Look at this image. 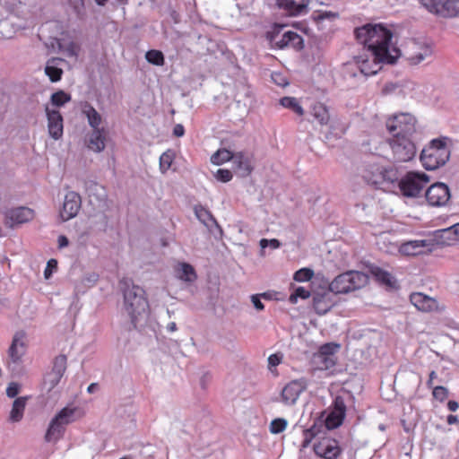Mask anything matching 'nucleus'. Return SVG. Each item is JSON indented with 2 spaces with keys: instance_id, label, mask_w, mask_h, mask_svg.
<instances>
[{
  "instance_id": "44",
  "label": "nucleus",
  "mask_w": 459,
  "mask_h": 459,
  "mask_svg": "<svg viewBox=\"0 0 459 459\" xmlns=\"http://www.w3.org/2000/svg\"><path fill=\"white\" fill-rule=\"evenodd\" d=\"M339 17V13L332 11H317L315 13V20L322 22L325 20L333 21Z\"/></svg>"
},
{
  "instance_id": "17",
  "label": "nucleus",
  "mask_w": 459,
  "mask_h": 459,
  "mask_svg": "<svg viewBox=\"0 0 459 459\" xmlns=\"http://www.w3.org/2000/svg\"><path fill=\"white\" fill-rule=\"evenodd\" d=\"M307 387L306 378L295 379L288 383L281 391V399L285 404H294L300 394Z\"/></svg>"
},
{
  "instance_id": "19",
  "label": "nucleus",
  "mask_w": 459,
  "mask_h": 459,
  "mask_svg": "<svg viewBox=\"0 0 459 459\" xmlns=\"http://www.w3.org/2000/svg\"><path fill=\"white\" fill-rule=\"evenodd\" d=\"M456 244L457 241L453 226L432 232V247H446Z\"/></svg>"
},
{
  "instance_id": "34",
  "label": "nucleus",
  "mask_w": 459,
  "mask_h": 459,
  "mask_svg": "<svg viewBox=\"0 0 459 459\" xmlns=\"http://www.w3.org/2000/svg\"><path fill=\"white\" fill-rule=\"evenodd\" d=\"M194 210L197 219L204 225L211 226L212 224H217L216 220L211 212L203 205H195Z\"/></svg>"
},
{
  "instance_id": "45",
  "label": "nucleus",
  "mask_w": 459,
  "mask_h": 459,
  "mask_svg": "<svg viewBox=\"0 0 459 459\" xmlns=\"http://www.w3.org/2000/svg\"><path fill=\"white\" fill-rule=\"evenodd\" d=\"M172 160L173 154L170 152H166L160 157V167L163 172L170 169Z\"/></svg>"
},
{
  "instance_id": "30",
  "label": "nucleus",
  "mask_w": 459,
  "mask_h": 459,
  "mask_svg": "<svg viewBox=\"0 0 459 459\" xmlns=\"http://www.w3.org/2000/svg\"><path fill=\"white\" fill-rule=\"evenodd\" d=\"M105 140L104 128L93 130L89 139L88 148L93 152H100L105 148Z\"/></svg>"
},
{
  "instance_id": "21",
  "label": "nucleus",
  "mask_w": 459,
  "mask_h": 459,
  "mask_svg": "<svg viewBox=\"0 0 459 459\" xmlns=\"http://www.w3.org/2000/svg\"><path fill=\"white\" fill-rule=\"evenodd\" d=\"M459 10V0H432V13L441 16H454Z\"/></svg>"
},
{
  "instance_id": "37",
  "label": "nucleus",
  "mask_w": 459,
  "mask_h": 459,
  "mask_svg": "<svg viewBox=\"0 0 459 459\" xmlns=\"http://www.w3.org/2000/svg\"><path fill=\"white\" fill-rule=\"evenodd\" d=\"M68 7L78 19L85 18L86 9L83 0H68Z\"/></svg>"
},
{
  "instance_id": "11",
  "label": "nucleus",
  "mask_w": 459,
  "mask_h": 459,
  "mask_svg": "<svg viewBox=\"0 0 459 459\" xmlns=\"http://www.w3.org/2000/svg\"><path fill=\"white\" fill-rule=\"evenodd\" d=\"M452 146L453 141L446 136L432 139V159L436 160L435 164L432 163V171L446 163Z\"/></svg>"
},
{
  "instance_id": "22",
  "label": "nucleus",
  "mask_w": 459,
  "mask_h": 459,
  "mask_svg": "<svg viewBox=\"0 0 459 459\" xmlns=\"http://www.w3.org/2000/svg\"><path fill=\"white\" fill-rule=\"evenodd\" d=\"M334 305L330 292L317 293L313 297V307L316 314H326Z\"/></svg>"
},
{
  "instance_id": "43",
  "label": "nucleus",
  "mask_w": 459,
  "mask_h": 459,
  "mask_svg": "<svg viewBox=\"0 0 459 459\" xmlns=\"http://www.w3.org/2000/svg\"><path fill=\"white\" fill-rule=\"evenodd\" d=\"M287 421L284 419L278 418L272 420L270 424V431L273 434H279L285 430Z\"/></svg>"
},
{
  "instance_id": "62",
  "label": "nucleus",
  "mask_w": 459,
  "mask_h": 459,
  "mask_svg": "<svg viewBox=\"0 0 459 459\" xmlns=\"http://www.w3.org/2000/svg\"><path fill=\"white\" fill-rule=\"evenodd\" d=\"M168 330L170 332H174L177 330V325L174 322H171L168 325Z\"/></svg>"
},
{
  "instance_id": "57",
  "label": "nucleus",
  "mask_w": 459,
  "mask_h": 459,
  "mask_svg": "<svg viewBox=\"0 0 459 459\" xmlns=\"http://www.w3.org/2000/svg\"><path fill=\"white\" fill-rule=\"evenodd\" d=\"M457 421H458V419H457V417H456V416L452 415V414H450V415H448V416H447V423H448L449 425L455 424V423H456Z\"/></svg>"
},
{
  "instance_id": "54",
  "label": "nucleus",
  "mask_w": 459,
  "mask_h": 459,
  "mask_svg": "<svg viewBox=\"0 0 459 459\" xmlns=\"http://www.w3.org/2000/svg\"><path fill=\"white\" fill-rule=\"evenodd\" d=\"M268 363L270 366L275 367L281 363V357L277 354H272L268 358Z\"/></svg>"
},
{
  "instance_id": "58",
  "label": "nucleus",
  "mask_w": 459,
  "mask_h": 459,
  "mask_svg": "<svg viewBox=\"0 0 459 459\" xmlns=\"http://www.w3.org/2000/svg\"><path fill=\"white\" fill-rule=\"evenodd\" d=\"M269 244L273 248H278L280 247L279 240L275 238L269 240Z\"/></svg>"
},
{
  "instance_id": "64",
  "label": "nucleus",
  "mask_w": 459,
  "mask_h": 459,
  "mask_svg": "<svg viewBox=\"0 0 459 459\" xmlns=\"http://www.w3.org/2000/svg\"><path fill=\"white\" fill-rule=\"evenodd\" d=\"M259 295H260L261 298L265 299H270V298H271L270 295L268 293H266V292L261 293Z\"/></svg>"
},
{
  "instance_id": "41",
  "label": "nucleus",
  "mask_w": 459,
  "mask_h": 459,
  "mask_svg": "<svg viewBox=\"0 0 459 459\" xmlns=\"http://www.w3.org/2000/svg\"><path fill=\"white\" fill-rule=\"evenodd\" d=\"M310 297V291L305 287H298L293 293L290 294L289 301L291 304H296L299 299H307Z\"/></svg>"
},
{
  "instance_id": "25",
  "label": "nucleus",
  "mask_w": 459,
  "mask_h": 459,
  "mask_svg": "<svg viewBox=\"0 0 459 459\" xmlns=\"http://www.w3.org/2000/svg\"><path fill=\"white\" fill-rule=\"evenodd\" d=\"M62 63H65V60L60 57H52L47 61L45 74L52 82L61 80L63 75Z\"/></svg>"
},
{
  "instance_id": "47",
  "label": "nucleus",
  "mask_w": 459,
  "mask_h": 459,
  "mask_svg": "<svg viewBox=\"0 0 459 459\" xmlns=\"http://www.w3.org/2000/svg\"><path fill=\"white\" fill-rule=\"evenodd\" d=\"M316 433L313 429H307L303 430V440L301 446L302 447H307L312 439L314 438Z\"/></svg>"
},
{
  "instance_id": "4",
  "label": "nucleus",
  "mask_w": 459,
  "mask_h": 459,
  "mask_svg": "<svg viewBox=\"0 0 459 459\" xmlns=\"http://www.w3.org/2000/svg\"><path fill=\"white\" fill-rule=\"evenodd\" d=\"M284 28L283 25H275L271 31L267 32V39L271 45L279 49L285 48L301 49L303 48L302 37L291 30L283 31Z\"/></svg>"
},
{
  "instance_id": "52",
  "label": "nucleus",
  "mask_w": 459,
  "mask_h": 459,
  "mask_svg": "<svg viewBox=\"0 0 459 459\" xmlns=\"http://www.w3.org/2000/svg\"><path fill=\"white\" fill-rule=\"evenodd\" d=\"M233 174H214L215 178L222 183H227L232 179Z\"/></svg>"
},
{
  "instance_id": "61",
  "label": "nucleus",
  "mask_w": 459,
  "mask_h": 459,
  "mask_svg": "<svg viewBox=\"0 0 459 459\" xmlns=\"http://www.w3.org/2000/svg\"><path fill=\"white\" fill-rule=\"evenodd\" d=\"M97 388H98V384H97V383H92V384H91V385L88 386L87 391H88V393L91 394V393H93Z\"/></svg>"
},
{
  "instance_id": "40",
  "label": "nucleus",
  "mask_w": 459,
  "mask_h": 459,
  "mask_svg": "<svg viewBox=\"0 0 459 459\" xmlns=\"http://www.w3.org/2000/svg\"><path fill=\"white\" fill-rule=\"evenodd\" d=\"M146 60L154 65H163L164 56L161 51L152 49L145 54Z\"/></svg>"
},
{
  "instance_id": "56",
  "label": "nucleus",
  "mask_w": 459,
  "mask_h": 459,
  "mask_svg": "<svg viewBox=\"0 0 459 459\" xmlns=\"http://www.w3.org/2000/svg\"><path fill=\"white\" fill-rule=\"evenodd\" d=\"M447 408L450 411H455L458 408V403L455 401H448Z\"/></svg>"
},
{
  "instance_id": "7",
  "label": "nucleus",
  "mask_w": 459,
  "mask_h": 459,
  "mask_svg": "<svg viewBox=\"0 0 459 459\" xmlns=\"http://www.w3.org/2000/svg\"><path fill=\"white\" fill-rule=\"evenodd\" d=\"M74 410L69 408L62 409L50 421L45 434V441L48 443L57 442L64 436L65 426L71 421Z\"/></svg>"
},
{
  "instance_id": "55",
  "label": "nucleus",
  "mask_w": 459,
  "mask_h": 459,
  "mask_svg": "<svg viewBox=\"0 0 459 459\" xmlns=\"http://www.w3.org/2000/svg\"><path fill=\"white\" fill-rule=\"evenodd\" d=\"M57 243H58V247L63 248V247L68 246L69 240L65 236L61 235L58 237Z\"/></svg>"
},
{
  "instance_id": "29",
  "label": "nucleus",
  "mask_w": 459,
  "mask_h": 459,
  "mask_svg": "<svg viewBox=\"0 0 459 459\" xmlns=\"http://www.w3.org/2000/svg\"><path fill=\"white\" fill-rule=\"evenodd\" d=\"M82 113L86 117L90 126L93 130L101 129L100 126L102 122V117L90 103L82 104Z\"/></svg>"
},
{
  "instance_id": "27",
  "label": "nucleus",
  "mask_w": 459,
  "mask_h": 459,
  "mask_svg": "<svg viewBox=\"0 0 459 459\" xmlns=\"http://www.w3.org/2000/svg\"><path fill=\"white\" fill-rule=\"evenodd\" d=\"M429 243L428 240H411L403 243L399 248V251L405 255H418L423 253V249L428 247Z\"/></svg>"
},
{
  "instance_id": "31",
  "label": "nucleus",
  "mask_w": 459,
  "mask_h": 459,
  "mask_svg": "<svg viewBox=\"0 0 459 459\" xmlns=\"http://www.w3.org/2000/svg\"><path fill=\"white\" fill-rule=\"evenodd\" d=\"M311 115L322 126L327 125L330 120V114L327 107L320 102H316L312 106Z\"/></svg>"
},
{
  "instance_id": "10",
  "label": "nucleus",
  "mask_w": 459,
  "mask_h": 459,
  "mask_svg": "<svg viewBox=\"0 0 459 459\" xmlns=\"http://www.w3.org/2000/svg\"><path fill=\"white\" fill-rule=\"evenodd\" d=\"M340 349V344L335 342H327L321 345L318 351L314 354V361L318 369L327 370L336 364L335 354Z\"/></svg>"
},
{
  "instance_id": "18",
  "label": "nucleus",
  "mask_w": 459,
  "mask_h": 459,
  "mask_svg": "<svg viewBox=\"0 0 459 459\" xmlns=\"http://www.w3.org/2000/svg\"><path fill=\"white\" fill-rule=\"evenodd\" d=\"M45 111L48 118V134L53 139L59 140L64 130L63 117L58 110L51 109L48 105Z\"/></svg>"
},
{
  "instance_id": "28",
  "label": "nucleus",
  "mask_w": 459,
  "mask_h": 459,
  "mask_svg": "<svg viewBox=\"0 0 459 459\" xmlns=\"http://www.w3.org/2000/svg\"><path fill=\"white\" fill-rule=\"evenodd\" d=\"M236 102L239 106L240 104L244 107V111L248 112L249 108L253 106L255 101L254 93L251 89L247 86H241L235 95Z\"/></svg>"
},
{
  "instance_id": "33",
  "label": "nucleus",
  "mask_w": 459,
  "mask_h": 459,
  "mask_svg": "<svg viewBox=\"0 0 459 459\" xmlns=\"http://www.w3.org/2000/svg\"><path fill=\"white\" fill-rule=\"evenodd\" d=\"M411 304L420 311H429L430 309V297L421 293L414 292L410 296Z\"/></svg>"
},
{
  "instance_id": "14",
  "label": "nucleus",
  "mask_w": 459,
  "mask_h": 459,
  "mask_svg": "<svg viewBox=\"0 0 459 459\" xmlns=\"http://www.w3.org/2000/svg\"><path fill=\"white\" fill-rule=\"evenodd\" d=\"M82 205V199L79 194L74 191L68 192L65 195V200L60 209L59 215L63 221H67L74 218Z\"/></svg>"
},
{
  "instance_id": "5",
  "label": "nucleus",
  "mask_w": 459,
  "mask_h": 459,
  "mask_svg": "<svg viewBox=\"0 0 459 459\" xmlns=\"http://www.w3.org/2000/svg\"><path fill=\"white\" fill-rule=\"evenodd\" d=\"M232 160L237 168L245 172H251L254 169L252 157L249 153L239 152L232 153L227 149H219L211 157V161L215 165H221Z\"/></svg>"
},
{
  "instance_id": "59",
  "label": "nucleus",
  "mask_w": 459,
  "mask_h": 459,
  "mask_svg": "<svg viewBox=\"0 0 459 459\" xmlns=\"http://www.w3.org/2000/svg\"><path fill=\"white\" fill-rule=\"evenodd\" d=\"M419 1L428 11H430V0H419Z\"/></svg>"
},
{
  "instance_id": "48",
  "label": "nucleus",
  "mask_w": 459,
  "mask_h": 459,
  "mask_svg": "<svg viewBox=\"0 0 459 459\" xmlns=\"http://www.w3.org/2000/svg\"><path fill=\"white\" fill-rule=\"evenodd\" d=\"M21 386L16 382H11L6 388V394L10 398H14L20 392Z\"/></svg>"
},
{
  "instance_id": "8",
  "label": "nucleus",
  "mask_w": 459,
  "mask_h": 459,
  "mask_svg": "<svg viewBox=\"0 0 459 459\" xmlns=\"http://www.w3.org/2000/svg\"><path fill=\"white\" fill-rule=\"evenodd\" d=\"M389 145L393 152L394 160L398 162L409 161L416 153L415 145L411 139L408 137L391 138Z\"/></svg>"
},
{
  "instance_id": "36",
  "label": "nucleus",
  "mask_w": 459,
  "mask_h": 459,
  "mask_svg": "<svg viewBox=\"0 0 459 459\" xmlns=\"http://www.w3.org/2000/svg\"><path fill=\"white\" fill-rule=\"evenodd\" d=\"M280 104L283 108L292 110L299 116L304 115V109L295 97H283L280 100Z\"/></svg>"
},
{
  "instance_id": "16",
  "label": "nucleus",
  "mask_w": 459,
  "mask_h": 459,
  "mask_svg": "<svg viewBox=\"0 0 459 459\" xmlns=\"http://www.w3.org/2000/svg\"><path fill=\"white\" fill-rule=\"evenodd\" d=\"M28 348L27 334L24 331H18L13 337L8 350V355L13 363H20L26 354Z\"/></svg>"
},
{
  "instance_id": "60",
  "label": "nucleus",
  "mask_w": 459,
  "mask_h": 459,
  "mask_svg": "<svg viewBox=\"0 0 459 459\" xmlns=\"http://www.w3.org/2000/svg\"><path fill=\"white\" fill-rule=\"evenodd\" d=\"M453 228L455 230L456 241L458 243L459 242V223L453 225Z\"/></svg>"
},
{
  "instance_id": "13",
  "label": "nucleus",
  "mask_w": 459,
  "mask_h": 459,
  "mask_svg": "<svg viewBox=\"0 0 459 459\" xmlns=\"http://www.w3.org/2000/svg\"><path fill=\"white\" fill-rule=\"evenodd\" d=\"M314 452L324 459H336L341 455L342 449L337 440L325 437L314 445Z\"/></svg>"
},
{
  "instance_id": "12",
  "label": "nucleus",
  "mask_w": 459,
  "mask_h": 459,
  "mask_svg": "<svg viewBox=\"0 0 459 459\" xmlns=\"http://www.w3.org/2000/svg\"><path fill=\"white\" fill-rule=\"evenodd\" d=\"M34 217V210L25 206L16 207L4 212V224L9 228H14L32 221Z\"/></svg>"
},
{
  "instance_id": "6",
  "label": "nucleus",
  "mask_w": 459,
  "mask_h": 459,
  "mask_svg": "<svg viewBox=\"0 0 459 459\" xmlns=\"http://www.w3.org/2000/svg\"><path fill=\"white\" fill-rule=\"evenodd\" d=\"M415 117L409 113H402L389 118L386 121V128L392 134V138H411L415 132Z\"/></svg>"
},
{
  "instance_id": "49",
  "label": "nucleus",
  "mask_w": 459,
  "mask_h": 459,
  "mask_svg": "<svg viewBox=\"0 0 459 459\" xmlns=\"http://www.w3.org/2000/svg\"><path fill=\"white\" fill-rule=\"evenodd\" d=\"M420 160L426 170H430V155H427V150L423 149L420 153Z\"/></svg>"
},
{
  "instance_id": "46",
  "label": "nucleus",
  "mask_w": 459,
  "mask_h": 459,
  "mask_svg": "<svg viewBox=\"0 0 459 459\" xmlns=\"http://www.w3.org/2000/svg\"><path fill=\"white\" fill-rule=\"evenodd\" d=\"M432 397L444 402L448 397V390L444 386H436L432 389Z\"/></svg>"
},
{
  "instance_id": "42",
  "label": "nucleus",
  "mask_w": 459,
  "mask_h": 459,
  "mask_svg": "<svg viewBox=\"0 0 459 459\" xmlns=\"http://www.w3.org/2000/svg\"><path fill=\"white\" fill-rule=\"evenodd\" d=\"M314 272L309 268H301L298 270L293 276L296 281H308L312 279Z\"/></svg>"
},
{
  "instance_id": "23",
  "label": "nucleus",
  "mask_w": 459,
  "mask_h": 459,
  "mask_svg": "<svg viewBox=\"0 0 459 459\" xmlns=\"http://www.w3.org/2000/svg\"><path fill=\"white\" fill-rule=\"evenodd\" d=\"M66 365L67 358L65 355L61 354L54 359L52 371L50 373V377H52L50 380L51 388L55 387L61 380L62 377L64 376L66 370Z\"/></svg>"
},
{
  "instance_id": "53",
  "label": "nucleus",
  "mask_w": 459,
  "mask_h": 459,
  "mask_svg": "<svg viewBox=\"0 0 459 459\" xmlns=\"http://www.w3.org/2000/svg\"><path fill=\"white\" fill-rule=\"evenodd\" d=\"M185 134V128L181 124H177L173 129V134L177 137H181Z\"/></svg>"
},
{
  "instance_id": "63",
  "label": "nucleus",
  "mask_w": 459,
  "mask_h": 459,
  "mask_svg": "<svg viewBox=\"0 0 459 459\" xmlns=\"http://www.w3.org/2000/svg\"><path fill=\"white\" fill-rule=\"evenodd\" d=\"M268 243H269V240H267V239H265V238H263V239H261V241H260V245H261V247H267Z\"/></svg>"
},
{
  "instance_id": "39",
  "label": "nucleus",
  "mask_w": 459,
  "mask_h": 459,
  "mask_svg": "<svg viewBox=\"0 0 459 459\" xmlns=\"http://www.w3.org/2000/svg\"><path fill=\"white\" fill-rule=\"evenodd\" d=\"M71 96L64 91H58L51 95V104L55 107H62L70 101Z\"/></svg>"
},
{
  "instance_id": "2",
  "label": "nucleus",
  "mask_w": 459,
  "mask_h": 459,
  "mask_svg": "<svg viewBox=\"0 0 459 459\" xmlns=\"http://www.w3.org/2000/svg\"><path fill=\"white\" fill-rule=\"evenodd\" d=\"M123 289V309L129 317L133 328L145 321L149 315L150 306L143 288L134 284L128 280L120 281Z\"/></svg>"
},
{
  "instance_id": "32",
  "label": "nucleus",
  "mask_w": 459,
  "mask_h": 459,
  "mask_svg": "<svg viewBox=\"0 0 459 459\" xmlns=\"http://www.w3.org/2000/svg\"><path fill=\"white\" fill-rule=\"evenodd\" d=\"M27 397H18L13 401L10 412V420L13 422L20 421L23 417Z\"/></svg>"
},
{
  "instance_id": "1",
  "label": "nucleus",
  "mask_w": 459,
  "mask_h": 459,
  "mask_svg": "<svg viewBox=\"0 0 459 459\" xmlns=\"http://www.w3.org/2000/svg\"><path fill=\"white\" fill-rule=\"evenodd\" d=\"M354 33L358 42L369 53L355 57L354 65L362 75H374L381 64H394L399 58L400 50L391 46L393 33L386 26L368 23L357 28Z\"/></svg>"
},
{
  "instance_id": "9",
  "label": "nucleus",
  "mask_w": 459,
  "mask_h": 459,
  "mask_svg": "<svg viewBox=\"0 0 459 459\" xmlns=\"http://www.w3.org/2000/svg\"><path fill=\"white\" fill-rule=\"evenodd\" d=\"M429 178L428 174H406L399 181V188L403 195L407 197H416L422 190L423 185L428 183Z\"/></svg>"
},
{
  "instance_id": "51",
  "label": "nucleus",
  "mask_w": 459,
  "mask_h": 459,
  "mask_svg": "<svg viewBox=\"0 0 459 459\" xmlns=\"http://www.w3.org/2000/svg\"><path fill=\"white\" fill-rule=\"evenodd\" d=\"M56 265H57V262H56V260H55V259H50V260L48 262L47 268L45 269V272H44V275H45V277H46L47 279H48V278L51 275V273H52L51 269H52L53 267H55V268H56Z\"/></svg>"
},
{
  "instance_id": "38",
  "label": "nucleus",
  "mask_w": 459,
  "mask_h": 459,
  "mask_svg": "<svg viewBox=\"0 0 459 459\" xmlns=\"http://www.w3.org/2000/svg\"><path fill=\"white\" fill-rule=\"evenodd\" d=\"M58 48L66 56H78L79 46L74 41H70L67 43L58 42Z\"/></svg>"
},
{
  "instance_id": "20",
  "label": "nucleus",
  "mask_w": 459,
  "mask_h": 459,
  "mask_svg": "<svg viewBox=\"0 0 459 459\" xmlns=\"http://www.w3.org/2000/svg\"><path fill=\"white\" fill-rule=\"evenodd\" d=\"M276 3L289 15L297 16L307 13L309 0H276Z\"/></svg>"
},
{
  "instance_id": "24",
  "label": "nucleus",
  "mask_w": 459,
  "mask_h": 459,
  "mask_svg": "<svg viewBox=\"0 0 459 459\" xmlns=\"http://www.w3.org/2000/svg\"><path fill=\"white\" fill-rule=\"evenodd\" d=\"M450 200V191L444 183L432 184V206H442Z\"/></svg>"
},
{
  "instance_id": "15",
  "label": "nucleus",
  "mask_w": 459,
  "mask_h": 459,
  "mask_svg": "<svg viewBox=\"0 0 459 459\" xmlns=\"http://www.w3.org/2000/svg\"><path fill=\"white\" fill-rule=\"evenodd\" d=\"M346 415V403L344 399L338 395L333 402L332 410L325 419V426L328 429H333L341 426Z\"/></svg>"
},
{
  "instance_id": "3",
  "label": "nucleus",
  "mask_w": 459,
  "mask_h": 459,
  "mask_svg": "<svg viewBox=\"0 0 459 459\" xmlns=\"http://www.w3.org/2000/svg\"><path fill=\"white\" fill-rule=\"evenodd\" d=\"M368 283V274L359 271H349L336 276L329 285L334 293H347L359 290Z\"/></svg>"
},
{
  "instance_id": "26",
  "label": "nucleus",
  "mask_w": 459,
  "mask_h": 459,
  "mask_svg": "<svg viewBox=\"0 0 459 459\" xmlns=\"http://www.w3.org/2000/svg\"><path fill=\"white\" fill-rule=\"evenodd\" d=\"M368 271L380 284L388 288H394L396 286V281L394 276L383 268L377 265H370Z\"/></svg>"
},
{
  "instance_id": "35",
  "label": "nucleus",
  "mask_w": 459,
  "mask_h": 459,
  "mask_svg": "<svg viewBox=\"0 0 459 459\" xmlns=\"http://www.w3.org/2000/svg\"><path fill=\"white\" fill-rule=\"evenodd\" d=\"M178 277L186 281H192L196 279L195 269L186 263H181L178 267Z\"/></svg>"
},
{
  "instance_id": "50",
  "label": "nucleus",
  "mask_w": 459,
  "mask_h": 459,
  "mask_svg": "<svg viewBox=\"0 0 459 459\" xmlns=\"http://www.w3.org/2000/svg\"><path fill=\"white\" fill-rule=\"evenodd\" d=\"M251 301H252V303H253L254 307H255L257 310H259V311L264 310V304H263V303H262V301H261V297H260V295H258V294L252 295V296H251Z\"/></svg>"
}]
</instances>
